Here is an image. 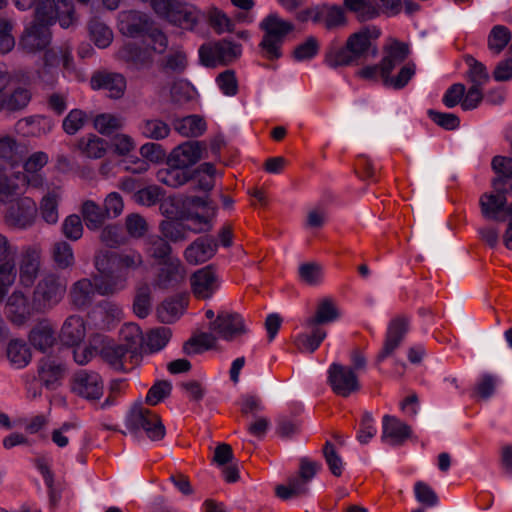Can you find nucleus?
Wrapping results in <instances>:
<instances>
[{"instance_id":"obj_1","label":"nucleus","mask_w":512,"mask_h":512,"mask_svg":"<svg viewBox=\"0 0 512 512\" xmlns=\"http://www.w3.org/2000/svg\"><path fill=\"white\" fill-rule=\"evenodd\" d=\"M94 264L99 272L95 276L97 293L103 296L124 290L129 277L145 269L143 255L132 248L100 252L95 256Z\"/></svg>"},{"instance_id":"obj_2","label":"nucleus","mask_w":512,"mask_h":512,"mask_svg":"<svg viewBox=\"0 0 512 512\" xmlns=\"http://www.w3.org/2000/svg\"><path fill=\"white\" fill-rule=\"evenodd\" d=\"M380 31L376 28H368L351 34L344 46H340L336 41L329 44L325 52V63L330 68L342 66L359 65L367 59L370 51L374 57L378 50L372 47L371 38H378Z\"/></svg>"},{"instance_id":"obj_3","label":"nucleus","mask_w":512,"mask_h":512,"mask_svg":"<svg viewBox=\"0 0 512 512\" xmlns=\"http://www.w3.org/2000/svg\"><path fill=\"white\" fill-rule=\"evenodd\" d=\"M264 32L259 47L268 60H277L282 56L281 47L286 36L294 30L293 23L281 19L277 14L267 15L259 24Z\"/></svg>"},{"instance_id":"obj_4","label":"nucleus","mask_w":512,"mask_h":512,"mask_svg":"<svg viewBox=\"0 0 512 512\" xmlns=\"http://www.w3.org/2000/svg\"><path fill=\"white\" fill-rule=\"evenodd\" d=\"M151 6L171 25L187 31H193L202 18L194 5L178 0H151Z\"/></svg>"},{"instance_id":"obj_5","label":"nucleus","mask_w":512,"mask_h":512,"mask_svg":"<svg viewBox=\"0 0 512 512\" xmlns=\"http://www.w3.org/2000/svg\"><path fill=\"white\" fill-rule=\"evenodd\" d=\"M67 280L55 272H48L38 281L33 291V307L38 312H45L64 298Z\"/></svg>"},{"instance_id":"obj_6","label":"nucleus","mask_w":512,"mask_h":512,"mask_svg":"<svg viewBox=\"0 0 512 512\" xmlns=\"http://www.w3.org/2000/svg\"><path fill=\"white\" fill-rule=\"evenodd\" d=\"M56 21L60 26L67 29L77 22L74 3L72 0H39L35 8L36 24H43L49 27Z\"/></svg>"},{"instance_id":"obj_7","label":"nucleus","mask_w":512,"mask_h":512,"mask_svg":"<svg viewBox=\"0 0 512 512\" xmlns=\"http://www.w3.org/2000/svg\"><path fill=\"white\" fill-rule=\"evenodd\" d=\"M217 207L199 196H187L182 200L180 219L193 222V233H206L212 230V219L215 217Z\"/></svg>"},{"instance_id":"obj_8","label":"nucleus","mask_w":512,"mask_h":512,"mask_svg":"<svg viewBox=\"0 0 512 512\" xmlns=\"http://www.w3.org/2000/svg\"><path fill=\"white\" fill-rule=\"evenodd\" d=\"M125 424L131 433H137L143 429L152 441L162 440L166 434L159 415L141 404H135L131 407L126 416Z\"/></svg>"},{"instance_id":"obj_9","label":"nucleus","mask_w":512,"mask_h":512,"mask_svg":"<svg viewBox=\"0 0 512 512\" xmlns=\"http://www.w3.org/2000/svg\"><path fill=\"white\" fill-rule=\"evenodd\" d=\"M327 373V382L337 396L347 398L361 388L358 376L351 367L332 363Z\"/></svg>"},{"instance_id":"obj_10","label":"nucleus","mask_w":512,"mask_h":512,"mask_svg":"<svg viewBox=\"0 0 512 512\" xmlns=\"http://www.w3.org/2000/svg\"><path fill=\"white\" fill-rule=\"evenodd\" d=\"M209 329L225 341H233L249 331L242 315L228 310H220L210 321Z\"/></svg>"},{"instance_id":"obj_11","label":"nucleus","mask_w":512,"mask_h":512,"mask_svg":"<svg viewBox=\"0 0 512 512\" xmlns=\"http://www.w3.org/2000/svg\"><path fill=\"white\" fill-rule=\"evenodd\" d=\"M409 329L410 319L405 315H399L390 320L387 326L383 347L376 356V363H381L394 355Z\"/></svg>"},{"instance_id":"obj_12","label":"nucleus","mask_w":512,"mask_h":512,"mask_svg":"<svg viewBox=\"0 0 512 512\" xmlns=\"http://www.w3.org/2000/svg\"><path fill=\"white\" fill-rule=\"evenodd\" d=\"M71 390L79 397L95 401L103 395V380L95 371L79 370L73 375Z\"/></svg>"},{"instance_id":"obj_13","label":"nucleus","mask_w":512,"mask_h":512,"mask_svg":"<svg viewBox=\"0 0 512 512\" xmlns=\"http://www.w3.org/2000/svg\"><path fill=\"white\" fill-rule=\"evenodd\" d=\"M160 267L154 279V286L161 290L177 288L186 277V269L179 258H169L158 264Z\"/></svg>"},{"instance_id":"obj_14","label":"nucleus","mask_w":512,"mask_h":512,"mask_svg":"<svg viewBox=\"0 0 512 512\" xmlns=\"http://www.w3.org/2000/svg\"><path fill=\"white\" fill-rule=\"evenodd\" d=\"M494 193H484L479 201L481 213L486 219H498V214L504 210L507 204V194L511 193L510 187H504L501 179H493Z\"/></svg>"},{"instance_id":"obj_15","label":"nucleus","mask_w":512,"mask_h":512,"mask_svg":"<svg viewBox=\"0 0 512 512\" xmlns=\"http://www.w3.org/2000/svg\"><path fill=\"white\" fill-rule=\"evenodd\" d=\"M93 90H105L111 99H119L126 90V79L120 73L98 71L90 79Z\"/></svg>"},{"instance_id":"obj_16","label":"nucleus","mask_w":512,"mask_h":512,"mask_svg":"<svg viewBox=\"0 0 512 512\" xmlns=\"http://www.w3.org/2000/svg\"><path fill=\"white\" fill-rule=\"evenodd\" d=\"M51 42V32L47 25L32 23L25 29L19 47L26 53L43 51Z\"/></svg>"},{"instance_id":"obj_17","label":"nucleus","mask_w":512,"mask_h":512,"mask_svg":"<svg viewBox=\"0 0 512 512\" xmlns=\"http://www.w3.org/2000/svg\"><path fill=\"white\" fill-rule=\"evenodd\" d=\"M36 212L35 202L31 198L25 197L17 200L9 207L6 221L10 226L25 229L34 223Z\"/></svg>"},{"instance_id":"obj_18","label":"nucleus","mask_w":512,"mask_h":512,"mask_svg":"<svg viewBox=\"0 0 512 512\" xmlns=\"http://www.w3.org/2000/svg\"><path fill=\"white\" fill-rule=\"evenodd\" d=\"M190 284L194 296L201 300L211 298L219 287L217 276L211 265L194 272L190 277Z\"/></svg>"},{"instance_id":"obj_19","label":"nucleus","mask_w":512,"mask_h":512,"mask_svg":"<svg viewBox=\"0 0 512 512\" xmlns=\"http://www.w3.org/2000/svg\"><path fill=\"white\" fill-rule=\"evenodd\" d=\"M217 248L214 237L201 236L186 247L183 256L189 264L198 265L210 260L216 254Z\"/></svg>"},{"instance_id":"obj_20","label":"nucleus","mask_w":512,"mask_h":512,"mask_svg":"<svg viewBox=\"0 0 512 512\" xmlns=\"http://www.w3.org/2000/svg\"><path fill=\"white\" fill-rule=\"evenodd\" d=\"M38 380L48 390L57 389L66 373V366L50 357H43L37 366Z\"/></svg>"},{"instance_id":"obj_21","label":"nucleus","mask_w":512,"mask_h":512,"mask_svg":"<svg viewBox=\"0 0 512 512\" xmlns=\"http://www.w3.org/2000/svg\"><path fill=\"white\" fill-rule=\"evenodd\" d=\"M42 249L39 245L26 247L20 263V282L25 287H31L37 278L41 265Z\"/></svg>"},{"instance_id":"obj_22","label":"nucleus","mask_w":512,"mask_h":512,"mask_svg":"<svg viewBox=\"0 0 512 512\" xmlns=\"http://www.w3.org/2000/svg\"><path fill=\"white\" fill-rule=\"evenodd\" d=\"M206 145L201 141H186L174 148L168 157L169 163H177L180 166L189 168L196 164L203 156Z\"/></svg>"},{"instance_id":"obj_23","label":"nucleus","mask_w":512,"mask_h":512,"mask_svg":"<svg viewBox=\"0 0 512 512\" xmlns=\"http://www.w3.org/2000/svg\"><path fill=\"white\" fill-rule=\"evenodd\" d=\"M154 23L148 14L131 10L123 15L121 31L128 37L138 38L145 36Z\"/></svg>"},{"instance_id":"obj_24","label":"nucleus","mask_w":512,"mask_h":512,"mask_svg":"<svg viewBox=\"0 0 512 512\" xmlns=\"http://www.w3.org/2000/svg\"><path fill=\"white\" fill-rule=\"evenodd\" d=\"M411 427L395 416L385 415L382 419L381 440L392 446L402 445L411 436Z\"/></svg>"},{"instance_id":"obj_25","label":"nucleus","mask_w":512,"mask_h":512,"mask_svg":"<svg viewBox=\"0 0 512 512\" xmlns=\"http://www.w3.org/2000/svg\"><path fill=\"white\" fill-rule=\"evenodd\" d=\"M29 343L38 351L46 352L56 343V331L48 319H41L30 330Z\"/></svg>"},{"instance_id":"obj_26","label":"nucleus","mask_w":512,"mask_h":512,"mask_svg":"<svg viewBox=\"0 0 512 512\" xmlns=\"http://www.w3.org/2000/svg\"><path fill=\"white\" fill-rule=\"evenodd\" d=\"M8 319L15 325L25 324L32 315V308L28 298L22 292L12 293L6 304Z\"/></svg>"},{"instance_id":"obj_27","label":"nucleus","mask_w":512,"mask_h":512,"mask_svg":"<svg viewBox=\"0 0 512 512\" xmlns=\"http://www.w3.org/2000/svg\"><path fill=\"white\" fill-rule=\"evenodd\" d=\"M86 335L85 323L78 315L69 316L60 332V340L66 346L75 347L80 345Z\"/></svg>"},{"instance_id":"obj_28","label":"nucleus","mask_w":512,"mask_h":512,"mask_svg":"<svg viewBox=\"0 0 512 512\" xmlns=\"http://www.w3.org/2000/svg\"><path fill=\"white\" fill-rule=\"evenodd\" d=\"M96 289V280L94 283L87 278H82L70 288L69 297L71 304L77 309H85L92 303Z\"/></svg>"},{"instance_id":"obj_29","label":"nucleus","mask_w":512,"mask_h":512,"mask_svg":"<svg viewBox=\"0 0 512 512\" xmlns=\"http://www.w3.org/2000/svg\"><path fill=\"white\" fill-rule=\"evenodd\" d=\"M28 152L24 143L17 142L9 136L0 139V158L12 168L21 164Z\"/></svg>"},{"instance_id":"obj_30","label":"nucleus","mask_w":512,"mask_h":512,"mask_svg":"<svg viewBox=\"0 0 512 512\" xmlns=\"http://www.w3.org/2000/svg\"><path fill=\"white\" fill-rule=\"evenodd\" d=\"M167 164L168 168L160 169L157 172V180L159 182L172 188H178L189 180L194 179V175L187 168L177 163H169V159Z\"/></svg>"},{"instance_id":"obj_31","label":"nucleus","mask_w":512,"mask_h":512,"mask_svg":"<svg viewBox=\"0 0 512 512\" xmlns=\"http://www.w3.org/2000/svg\"><path fill=\"white\" fill-rule=\"evenodd\" d=\"M120 336L123 342L120 345L127 349L131 357L138 356L145 350L143 333L137 324H125L120 330Z\"/></svg>"},{"instance_id":"obj_32","label":"nucleus","mask_w":512,"mask_h":512,"mask_svg":"<svg viewBox=\"0 0 512 512\" xmlns=\"http://www.w3.org/2000/svg\"><path fill=\"white\" fill-rule=\"evenodd\" d=\"M409 52L408 44L395 40L385 49V56L380 62V71L385 74L392 73L397 65L406 60Z\"/></svg>"},{"instance_id":"obj_33","label":"nucleus","mask_w":512,"mask_h":512,"mask_svg":"<svg viewBox=\"0 0 512 512\" xmlns=\"http://www.w3.org/2000/svg\"><path fill=\"white\" fill-rule=\"evenodd\" d=\"M138 131L147 139L161 141L170 135L171 128L163 119L151 117L144 118L139 122Z\"/></svg>"},{"instance_id":"obj_34","label":"nucleus","mask_w":512,"mask_h":512,"mask_svg":"<svg viewBox=\"0 0 512 512\" xmlns=\"http://www.w3.org/2000/svg\"><path fill=\"white\" fill-rule=\"evenodd\" d=\"M144 251L146 255L157 264L165 262L169 258H173L171 256V245L163 236L159 235H150L145 239Z\"/></svg>"},{"instance_id":"obj_35","label":"nucleus","mask_w":512,"mask_h":512,"mask_svg":"<svg viewBox=\"0 0 512 512\" xmlns=\"http://www.w3.org/2000/svg\"><path fill=\"white\" fill-rule=\"evenodd\" d=\"M121 55L125 62L133 65L138 70L147 69L153 65L151 52L135 43L126 44L121 50Z\"/></svg>"},{"instance_id":"obj_36","label":"nucleus","mask_w":512,"mask_h":512,"mask_svg":"<svg viewBox=\"0 0 512 512\" xmlns=\"http://www.w3.org/2000/svg\"><path fill=\"white\" fill-rule=\"evenodd\" d=\"M188 66L187 54L180 48H171L169 53L158 62L159 70L167 74L180 75Z\"/></svg>"},{"instance_id":"obj_37","label":"nucleus","mask_w":512,"mask_h":512,"mask_svg":"<svg viewBox=\"0 0 512 512\" xmlns=\"http://www.w3.org/2000/svg\"><path fill=\"white\" fill-rule=\"evenodd\" d=\"M339 318V311L331 298H323L318 302L315 315L308 318L306 326H317L332 323Z\"/></svg>"},{"instance_id":"obj_38","label":"nucleus","mask_w":512,"mask_h":512,"mask_svg":"<svg viewBox=\"0 0 512 512\" xmlns=\"http://www.w3.org/2000/svg\"><path fill=\"white\" fill-rule=\"evenodd\" d=\"M101 342L104 344L100 350V355L102 359L108 363L112 368L117 371H124L123 358L128 353L125 347H122L119 344L105 342L103 336L96 335L94 337V342Z\"/></svg>"},{"instance_id":"obj_39","label":"nucleus","mask_w":512,"mask_h":512,"mask_svg":"<svg viewBox=\"0 0 512 512\" xmlns=\"http://www.w3.org/2000/svg\"><path fill=\"white\" fill-rule=\"evenodd\" d=\"M50 257L58 270L72 269L75 265L73 248L66 241L55 242L50 248Z\"/></svg>"},{"instance_id":"obj_40","label":"nucleus","mask_w":512,"mask_h":512,"mask_svg":"<svg viewBox=\"0 0 512 512\" xmlns=\"http://www.w3.org/2000/svg\"><path fill=\"white\" fill-rule=\"evenodd\" d=\"M179 218H167L159 224L161 235L169 242L177 243L187 239V231H191L190 226L185 225Z\"/></svg>"},{"instance_id":"obj_41","label":"nucleus","mask_w":512,"mask_h":512,"mask_svg":"<svg viewBox=\"0 0 512 512\" xmlns=\"http://www.w3.org/2000/svg\"><path fill=\"white\" fill-rule=\"evenodd\" d=\"M81 214L86 227L89 230H97L102 227L108 218L104 209L92 200H86L81 207Z\"/></svg>"},{"instance_id":"obj_42","label":"nucleus","mask_w":512,"mask_h":512,"mask_svg":"<svg viewBox=\"0 0 512 512\" xmlns=\"http://www.w3.org/2000/svg\"><path fill=\"white\" fill-rule=\"evenodd\" d=\"M345 7L356 14L359 21L364 22L380 15L381 7L371 0H344Z\"/></svg>"},{"instance_id":"obj_43","label":"nucleus","mask_w":512,"mask_h":512,"mask_svg":"<svg viewBox=\"0 0 512 512\" xmlns=\"http://www.w3.org/2000/svg\"><path fill=\"white\" fill-rule=\"evenodd\" d=\"M311 329L309 333H301L297 336L295 343L298 349L302 352L313 353L315 352L322 341L326 338V331L317 326H307Z\"/></svg>"},{"instance_id":"obj_44","label":"nucleus","mask_w":512,"mask_h":512,"mask_svg":"<svg viewBox=\"0 0 512 512\" xmlns=\"http://www.w3.org/2000/svg\"><path fill=\"white\" fill-rule=\"evenodd\" d=\"M7 358L11 365L16 368H23L31 361V352L23 340H11L6 350Z\"/></svg>"},{"instance_id":"obj_45","label":"nucleus","mask_w":512,"mask_h":512,"mask_svg":"<svg viewBox=\"0 0 512 512\" xmlns=\"http://www.w3.org/2000/svg\"><path fill=\"white\" fill-rule=\"evenodd\" d=\"M415 73L416 65L410 62L402 66L396 76H392L391 73L385 74L383 71H380V77L384 86L400 90L409 83Z\"/></svg>"},{"instance_id":"obj_46","label":"nucleus","mask_w":512,"mask_h":512,"mask_svg":"<svg viewBox=\"0 0 512 512\" xmlns=\"http://www.w3.org/2000/svg\"><path fill=\"white\" fill-rule=\"evenodd\" d=\"M175 130L184 137H199L206 131V122L199 115H189L175 123Z\"/></svg>"},{"instance_id":"obj_47","label":"nucleus","mask_w":512,"mask_h":512,"mask_svg":"<svg viewBox=\"0 0 512 512\" xmlns=\"http://www.w3.org/2000/svg\"><path fill=\"white\" fill-rule=\"evenodd\" d=\"M152 308V291L148 283L140 284L135 293L133 311L139 318H146Z\"/></svg>"},{"instance_id":"obj_48","label":"nucleus","mask_w":512,"mask_h":512,"mask_svg":"<svg viewBox=\"0 0 512 512\" xmlns=\"http://www.w3.org/2000/svg\"><path fill=\"white\" fill-rule=\"evenodd\" d=\"M78 147L89 158L99 159L106 153L108 143L105 139L96 135H88L78 142Z\"/></svg>"},{"instance_id":"obj_49","label":"nucleus","mask_w":512,"mask_h":512,"mask_svg":"<svg viewBox=\"0 0 512 512\" xmlns=\"http://www.w3.org/2000/svg\"><path fill=\"white\" fill-rule=\"evenodd\" d=\"M216 338L211 333L202 332L198 336L191 337L183 345V352L190 356L201 354L204 350L213 348Z\"/></svg>"},{"instance_id":"obj_50","label":"nucleus","mask_w":512,"mask_h":512,"mask_svg":"<svg viewBox=\"0 0 512 512\" xmlns=\"http://www.w3.org/2000/svg\"><path fill=\"white\" fill-rule=\"evenodd\" d=\"M100 241L109 248H117L127 244L128 237L122 226L118 224H109L101 230Z\"/></svg>"},{"instance_id":"obj_51","label":"nucleus","mask_w":512,"mask_h":512,"mask_svg":"<svg viewBox=\"0 0 512 512\" xmlns=\"http://www.w3.org/2000/svg\"><path fill=\"white\" fill-rule=\"evenodd\" d=\"M163 196L164 192L161 187L149 185L146 187L141 186L140 189L132 195V199L139 205L151 207L156 205Z\"/></svg>"},{"instance_id":"obj_52","label":"nucleus","mask_w":512,"mask_h":512,"mask_svg":"<svg viewBox=\"0 0 512 512\" xmlns=\"http://www.w3.org/2000/svg\"><path fill=\"white\" fill-rule=\"evenodd\" d=\"M512 38L510 30L504 25L494 26L488 36V47L495 54L504 50Z\"/></svg>"},{"instance_id":"obj_53","label":"nucleus","mask_w":512,"mask_h":512,"mask_svg":"<svg viewBox=\"0 0 512 512\" xmlns=\"http://www.w3.org/2000/svg\"><path fill=\"white\" fill-rule=\"evenodd\" d=\"M171 330L168 327H158L151 330L147 335V341L144 345L145 352H158L163 349L171 338Z\"/></svg>"},{"instance_id":"obj_54","label":"nucleus","mask_w":512,"mask_h":512,"mask_svg":"<svg viewBox=\"0 0 512 512\" xmlns=\"http://www.w3.org/2000/svg\"><path fill=\"white\" fill-rule=\"evenodd\" d=\"M88 121L87 113L81 109H72L63 119L62 128L68 135L78 133Z\"/></svg>"},{"instance_id":"obj_55","label":"nucleus","mask_w":512,"mask_h":512,"mask_svg":"<svg viewBox=\"0 0 512 512\" xmlns=\"http://www.w3.org/2000/svg\"><path fill=\"white\" fill-rule=\"evenodd\" d=\"M319 49L320 45L317 38L309 36L303 43L294 48L292 56L298 62L308 61L318 54Z\"/></svg>"},{"instance_id":"obj_56","label":"nucleus","mask_w":512,"mask_h":512,"mask_svg":"<svg viewBox=\"0 0 512 512\" xmlns=\"http://www.w3.org/2000/svg\"><path fill=\"white\" fill-rule=\"evenodd\" d=\"M58 198L59 195L53 191L44 196L41 201V216L48 224H55L58 221Z\"/></svg>"},{"instance_id":"obj_57","label":"nucleus","mask_w":512,"mask_h":512,"mask_svg":"<svg viewBox=\"0 0 512 512\" xmlns=\"http://www.w3.org/2000/svg\"><path fill=\"white\" fill-rule=\"evenodd\" d=\"M94 127L102 135H111L122 127V121L115 115L103 113L95 117Z\"/></svg>"},{"instance_id":"obj_58","label":"nucleus","mask_w":512,"mask_h":512,"mask_svg":"<svg viewBox=\"0 0 512 512\" xmlns=\"http://www.w3.org/2000/svg\"><path fill=\"white\" fill-rule=\"evenodd\" d=\"M172 384L167 380L156 381L148 390L146 395V403L155 406L162 400L170 396Z\"/></svg>"},{"instance_id":"obj_59","label":"nucleus","mask_w":512,"mask_h":512,"mask_svg":"<svg viewBox=\"0 0 512 512\" xmlns=\"http://www.w3.org/2000/svg\"><path fill=\"white\" fill-rule=\"evenodd\" d=\"M427 115L436 125L445 130L453 131L460 126V118L456 114L429 109Z\"/></svg>"},{"instance_id":"obj_60","label":"nucleus","mask_w":512,"mask_h":512,"mask_svg":"<svg viewBox=\"0 0 512 512\" xmlns=\"http://www.w3.org/2000/svg\"><path fill=\"white\" fill-rule=\"evenodd\" d=\"M323 457L328 465L330 472L334 476L340 477L343 472V460L330 441H326L323 447Z\"/></svg>"},{"instance_id":"obj_61","label":"nucleus","mask_w":512,"mask_h":512,"mask_svg":"<svg viewBox=\"0 0 512 512\" xmlns=\"http://www.w3.org/2000/svg\"><path fill=\"white\" fill-rule=\"evenodd\" d=\"M216 51L220 60V64H228L235 60L241 54V45L231 41L222 40L217 43Z\"/></svg>"},{"instance_id":"obj_62","label":"nucleus","mask_w":512,"mask_h":512,"mask_svg":"<svg viewBox=\"0 0 512 512\" xmlns=\"http://www.w3.org/2000/svg\"><path fill=\"white\" fill-rule=\"evenodd\" d=\"M183 310V303L181 299L170 298L165 300L161 307L158 309V314L162 322H172L176 319Z\"/></svg>"},{"instance_id":"obj_63","label":"nucleus","mask_w":512,"mask_h":512,"mask_svg":"<svg viewBox=\"0 0 512 512\" xmlns=\"http://www.w3.org/2000/svg\"><path fill=\"white\" fill-rule=\"evenodd\" d=\"M209 24L218 34L232 32L234 30V23L232 20L223 11L217 8L210 11Z\"/></svg>"},{"instance_id":"obj_64","label":"nucleus","mask_w":512,"mask_h":512,"mask_svg":"<svg viewBox=\"0 0 512 512\" xmlns=\"http://www.w3.org/2000/svg\"><path fill=\"white\" fill-rule=\"evenodd\" d=\"M492 169L497 174L494 179H501L503 186L507 187L508 180L512 179V158L495 156L492 159Z\"/></svg>"}]
</instances>
